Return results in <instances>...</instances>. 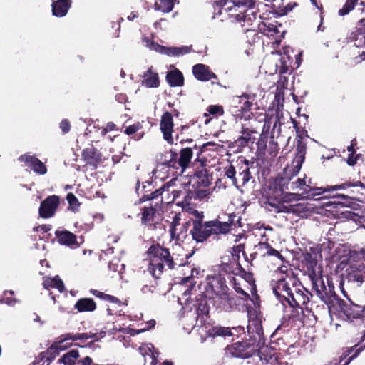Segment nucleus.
Masks as SVG:
<instances>
[{"mask_svg": "<svg viewBox=\"0 0 365 365\" xmlns=\"http://www.w3.org/2000/svg\"><path fill=\"white\" fill-rule=\"evenodd\" d=\"M148 254L150 257L148 271L155 279L160 278L163 272L165 266H167L170 269H175L177 266H183L187 267L190 270V274L182 277L180 280V283L182 284L190 283L189 287L182 294L186 304H188V298L187 297L190 295L192 288L195 284L192 277L195 273L197 274V270L192 268L189 264L186 265L178 264L170 255L169 250L160 246H151L148 251Z\"/></svg>", "mask_w": 365, "mask_h": 365, "instance_id": "obj_1", "label": "nucleus"}, {"mask_svg": "<svg viewBox=\"0 0 365 365\" xmlns=\"http://www.w3.org/2000/svg\"><path fill=\"white\" fill-rule=\"evenodd\" d=\"M247 328L250 336L249 340L236 342L228 350L235 357L249 358L255 353L261 356L267 349V346H265L262 324L258 319H252L249 321Z\"/></svg>", "mask_w": 365, "mask_h": 365, "instance_id": "obj_2", "label": "nucleus"}, {"mask_svg": "<svg viewBox=\"0 0 365 365\" xmlns=\"http://www.w3.org/2000/svg\"><path fill=\"white\" fill-rule=\"evenodd\" d=\"M205 297L212 301L216 309L227 310L233 303L225 279L221 275L207 276L205 286Z\"/></svg>", "mask_w": 365, "mask_h": 365, "instance_id": "obj_3", "label": "nucleus"}, {"mask_svg": "<svg viewBox=\"0 0 365 365\" xmlns=\"http://www.w3.org/2000/svg\"><path fill=\"white\" fill-rule=\"evenodd\" d=\"M231 228V223L217 220L203 222H192L190 233L193 240L202 242L212 235L226 234Z\"/></svg>", "mask_w": 365, "mask_h": 365, "instance_id": "obj_4", "label": "nucleus"}, {"mask_svg": "<svg viewBox=\"0 0 365 365\" xmlns=\"http://www.w3.org/2000/svg\"><path fill=\"white\" fill-rule=\"evenodd\" d=\"M350 186L351 184L342 183L339 185L327 186L324 187H310L309 185H306L304 179L298 178L296 181L290 182L287 188L292 191L302 190V193L307 194L308 196L314 197L327 192L344 190Z\"/></svg>", "mask_w": 365, "mask_h": 365, "instance_id": "obj_5", "label": "nucleus"}, {"mask_svg": "<svg viewBox=\"0 0 365 365\" xmlns=\"http://www.w3.org/2000/svg\"><path fill=\"white\" fill-rule=\"evenodd\" d=\"M277 274L281 276H278L277 281H272V289L275 296L284 304V301L287 302L290 296L297 279L287 274L284 275L282 272H277Z\"/></svg>", "mask_w": 365, "mask_h": 365, "instance_id": "obj_6", "label": "nucleus"}, {"mask_svg": "<svg viewBox=\"0 0 365 365\" xmlns=\"http://www.w3.org/2000/svg\"><path fill=\"white\" fill-rule=\"evenodd\" d=\"M197 319H195V324H191V327L195 328L196 327H200V334L201 331H204L206 333L207 336L210 337H217V336H230L232 335L231 330L228 327H210L203 325L202 323L205 321V317H206V313L207 310L205 309V307H203V309H201L200 307L197 309Z\"/></svg>", "mask_w": 365, "mask_h": 365, "instance_id": "obj_7", "label": "nucleus"}, {"mask_svg": "<svg viewBox=\"0 0 365 365\" xmlns=\"http://www.w3.org/2000/svg\"><path fill=\"white\" fill-rule=\"evenodd\" d=\"M252 103L247 95L235 96L231 101L230 112L236 119L248 120L251 118Z\"/></svg>", "mask_w": 365, "mask_h": 365, "instance_id": "obj_8", "label": "nucleus"}, {"mask_svg": "<svg viewBox=\"0 0 365 365\" xmlns=\"http://www.w3.org/2000/svg\"><path fill=\"white\" fill-rule=\"evenodd\" d=\"M336 303L341 312L349 320L360 319L365 324V307L354 304L351 301H344L336 298Z\"/></svg>", "mask_w": 365, "mask_h": 365, "instance_id": "obj_9", "label": "nucleus"}, {"mask_svg": "<svg viewBox=\"0 0 365 365\" xmlns=\"http://www.w3.org/2000/svg\"><path fill=\"white\" fill-rule=\"evenodd\" d=\"M232 9L233 4L225 8H221L220 12L221 14H227L232 22H243V24H242V27L245 26L246 24L251 25L252 21L257 19V14L255 11H252L250 14H246L242 9H233V11Z\"/></svg>", "mask_w": 365, "mask_h": 365, "instance_id": "obj_10", "label": "nucleus"}, {"mask_svg": "<svg viewBox=\"0 0 365 365\" xmlns=\"http://www.w3.org/2000/svg\"><path fill=\"white\" fill-rule=\"evenodd\" d=\"M173 155L174 158H171L167 163V165L169 168L179 170V172L176 171V173L181 175L184 173L190 163L193 155L192 150L190 148L182 149L178 159L176 158L177 154L174 153Z\"/></svg>", "mask_w": 365, "mask_h": 365, "instance_id": "obj_11", "label": "nucleus"}, {"mask_svg": "<svg viewBox=\"0 0 365 365\" xmlns=\"http://www.w3.org/2000/svg\"><path fill=\"white\" fill-rule=\"evenodd\" d=\"M305 154L306 145L302 141L299 140L296 148V155L292 164L284 169V173L287 177L289 175L295 176L298 174L304 160Z\"/></svg>", "mask_w": 365, "mask_h": 365, "instance_id": "obj_12", "label": "nucleus"}, {"mask_svg": "<svg viewBox=\"0 0 365 365\" xmlns=\"http://www.w3.org/2000/svg\"><path fill=\"white\" fill-rule=\"evenodd\" d=\"M312 294L304 289L302 284L296 282L293 287V289L290 296L287 300V302L290 307H300L304 305L309 302V297Z\"/></svg>", "mask_w": 365, "mask_h": 365, "instance_id": "obj_13", "label": "nucleus"}, {"mask_svg": "<svg viewBox=\"0 0 365 365\" xmlns=\"http://www.w3.org/2000/svg\"><path fill=\"white\" fill-rule=\"evenodd\" d=\"M159 126L164 140L169 145L174 144V138L173 136L174 133V123L173 115L170 113L166 111L163 114Z\"/></svg>", "mask_w": 365, "mask_h": 365, "instance_id": "obj_14", "label": "nucleus"}, {"mask_svg": "<svg viewBox=\"0 0 365 365\" xmlns=\"http://www.w3.org/2000/svg\"><path fill=\"white\" fill-rule=\"evenodd\" d=\"M60 204L59 197L51 195L46 197L41 204L38 210L39 216L42 218L53 217Z\"/></svg>", "mask_w": 365, "mask_h": 365, "instance_id": "obj_15", "label": "nucleus"}, {"mask_svg": "<svg viewBox=\"0 0 365 365\" xmlns=\"http://www.w3.org/2000/svg\"><path fill=\"white\" fill-rule=\"evenodd\" d=\"M55 234L59 244L71 248L78 247L83 242L82 237H80V241H78L74 234L67 230H57Z\"/></svg>", "mask_w": 365, "mask_h": 365, "instance_id": "obj_16", "label": "nucleus"}, {"mask_svg": "<svg viewBox=\"0 0 365 365\" xmlns=\"http://www.w3.org/2000/svg\"><path fill=\"white\" fill-rule=\"evenodd\" d=\"M172 180L173 185L170 192L173 197L175 196V201H177V205L182 207V209H185V207L190 205V200L192 198L193 194L192 192L190 193L187 192L186 186L180 190L175 189L173 187L175 185V180Z\"/></svg>", "mask_w": 365, "mask_h": 365, "instance_id": "obj_17", "label": "nucleus"}, {"mask_svg": "<svg viewBox=\"0 0 365 365\" xmlns=\"http://www.w3.org/2000/svg\"><path fill=\"white\" fill-rule=\"evenodd\" d=\"M221 270L227 274L239 276L247 281L251 277L250 274L241 267L240 263L233 261V259L230 260L229 263H223L221 265Z\"/></svg>", "mask_w": 365, "mask_h": 365, "instance_id": "obj_18", "label": "nucleus"}, {"mask_svg": "<svg viewBox=\"0 0 365 365\" xmlns=\"http://www.w3.org/2000/svg\"><path fill=\"white\" fill-rule=\"evenodd\" d=\"M262 240L264 238V241L260 242L257 245L255 246L256 254L260 257H269L273 256L277 258H281L282 255L277 250L274 249L267 242L268 238L266 237L265 234H262Z\"/></svg>", "mask_w": 365, "mask_h": 365, "instance_id": "obj_19", "label": "nucleus"}, {"mask_svg": "<svg viewBox=\"0 0 365 365\" xmlns=\"http://www.w3.org/2000/svg\"><path fill=\"white\" fill-rule=\"evenodd\" d=\"M312 288L315 291L319 298L326 304H329V296L327 292V287L322 277L315 274L310 275Z\"/></svg>", "mask_w": 365, "mask_h": 365, "instance_id": "obj_20", "label": "nucleus"}, {"mask_svg": "<svg viewBox=\"0 0 365 365\" xmlns=\"http://www.w3.org/2000/svg\"><path fill=\"white\" fill-rule=\"evenodd\" d=\"M19 160L24 162L28 167H30L34 172L40 175H44L47 169L44 164L34 156L24 155L19 158Z\"/></svg>", "mask_w": 365, "mask_h": 365, "instance_id": "obj_21", "label": "nucleus"}, {"mask_svg": "<svg viewBox=\"0 0 365 365\" xmlns=\"http://www.w3.org/2000/svg\"><path fill=\"white\" fill-rule=\"evenodd\" d=\"M156 210L153 207H144L142 210V223L149 230H155L159 223L155 220Z\"/></svg>", "mask_w": 365, "mask_h": 365, "instance_id": "obj_22", "label": "nucleus"}, {"mask_svg": "<svg viewBox=\"0 0 365 365\" xmlns=\"http://www.w3.org/2000/svg\"><path fill=\"white\" fill-rule=\"evenodd\" d=\"M276 209L277 212H285V213H293L297 215H301L305 213L308 209L302 203H297L294 205H272Z\"/></svg>", "mask_w": 365, "mask_h": 365, "instance_id": "obj_23", "label": "nucleus"}, {"mask_svg": "<svg viewBox=\"0 0 365 365\" xmlns=\"http://www.w3.org/2000/svg\"><path fill=\"white\" fill-rule=\"evenodd\" d=\"M192 73L195 77L201 81H207L217 78V76L210 70L209 67L204 64L200 63L194 66Z\"/></svg>", "mask_w": 365, "mask_h": 365, "instance_id": "obj_24", "label": "nucleus"}, {"mask_svg": "<svg viewBox=\"0 0 365 365\" xmlns=\"http://www.w3.org/2000/svg\"><path fill=\"white\" fill-rule=\"evenodd\" d=\"M63 335L62 334L57 341H55L46 351L47 361H51L56 358L59 353L71 346V344H64L66 341L63 339Z\"/></svg>", "mask_w": 365, "mask_h": 365, "instance_id": "obj_25", "label": "nucleus"}, {"mask_svg": "<svg viewBox=\"0 0 365 365\" xmlns=\"http://www.w3.org/2000/svg\"><path fill=\"white\" fill-rule=\"evenodd\" d=\"M82 157L87 164L94 166L101 160L100 153L93 147L84 149L82 152Z\"/></svg>", "mask_w": 365, "mask_h": 365, "instance_id": "obj_26", "label": "nucleus"}, {"mask_svg": "<svg viewBox=\"0 0 365 365\" xmlns=\"http://www.w3.org/2000/svg\"><path fill=\"white\" fill-rule=\"evenodd\" d=\"M251 178V174L248 166V160H245L243 164L240 166L237 175H236L237 179V187L239 185H245Z\"/></svg>", "mask_w": 365, "mask_h": 365, "instance_id": "obj_27", "label": "nucleus"}, {"mask_svg": "<svg viewBox=\"0 0 365 365\" xmlns=\"http://www.w3.org/2000/svg\"><path fill=\"white\" fill-rule=\"evenodd\" d=\"M71 6L70 0H58L52 4V12L56 16H64Z\"/></svg>", "mask_w": 365, "mask_h": 365, "instance_id": "obj_28", "label": "nucleus"}, {"mask_svg": "<svg viewBox=\"0 0 365 365\" xmlns=\"http://www.w3.org/2000/svg\"><path fill=\"white\" fill-rule=\"evenodd\" d=\"M292 59L286 54L277 56L275 63V72L279 74L286 73L291 66Z\"/></svg>", "mask_w": 365, "mask_h": 365, "instance_id": "obj_29", "label": "nucleus"}, {"mask_svg": "<svg viewBox=\"0 0 365 365\" xmlns=\"http://www.w3.org/2000/svg\"><path fill=\"white\" fill-rule=\"evenodd\" d=\"M143 84L148 88H157L159 86L158 74L152 68L143 74Z\"/></svg>", "mask_w": 365, "mask_h": 365, "instance_id": "obj_30", "label": "nucleus"}, {"mask_svg": "<svg viewBox=\"0 0 365 365\" xmlns=\"http://www.w3.org/2000/svg\"><path fill=\"white\" fill-rule=\"evenodd\" d=\"M75 308L79 312H93L96 309V304L91 298H82L76 302Z\"/></svg>", "mask_w": 365, "mask_h": 365, "instance_id": "obj_31", "label": "nucleus"}, {"mask_svg": "<svg viewBox=\"0 0 365 365\" xmlns=\"http://www.w3.org/2000/svg\"><path fill=\"white\" fill-rule=\"evenodd\" d=\"M43 286L46 289L56 288L60 292H63L65 289L63 282L58 276L43 278Z\"/></svg>", "mask_w": 365, "mask_h": 365, "instance_id": "obj_32", "label": "nucleus"}, {"mask_svg": "<svg viewBox=\"0 0 365 365\" xmlns=\"http://www.w3.org/2000/svg\"><path fill=\"white\" fill-rule=\"evenodd\" d=\"M359 29L361 30L357 34V37L355 40V45L357 47L364 46H365V17L361 19L359 21ZM360 61L365 60V51L359 56Z\"/></svg>", "mask_w": 365, "mask_h": 365, "instance_id": "obj_33", "label": "nucleus"}, {"mask_svg": "<svg viewBox=\"0 0 365 365\" xmlns=\"http://www.w3.org/2000/svg\"><path fill=\"white\" fill-rule=\"evenodd\" d=\"M166 80L170 86H181L183 84V76L182 73L175 69L167 73Z\"/></svg>", "mask_w": 365, "mask_h": 365, "instance_id": "obj_34", "label": "nucleus"}, {"mask_svg": "<svg viewBox=\"0 0 365 365\" xmlns=\"http://www.w3.org/2000/svg\"><path fill=\"white\" fill-rule=\"evenodd\" d=\"M233 4V9H242L243 11L247 14V11L255 8L256 4L255 0H230Z\"/></svg>", "mask_w": 365, "mask_h": 365, "instance_id": "obj_35", "label": "nucleus"}, {"mask_svg": "<svg viewBox=\"0 0 365 365\" xmlns=\"http://www.w3.org/2000/svg\"><path fill=\"white\" fill-rule=\"evenodd\" d=\"M351 277L354 280L362 283L365 282V263H361L351 267Z\"/></svg>", "mask_w": 365, "mask_h": 365, "instance_id": "obj_36", "label": "nucleus"}, {"mask_svg": "<svg viewBox=\"0 0 365 365\" xmlns=\"http://www.w3.org/2000/svg\"><path fill=\"white\" fill-rule=\"evenodd\" d=\"M192 46H183L181 47H165L163 54L172 56H179L191 51Z\"/></svg>", "mask_w": 365, "mask_h": 365, "instance_id": "obj_37", "label": "nucleus"}, {"mask_svg": "<svg viewBox=\"0 0 365 365\" xmlns=\"http://www.w3.org/2000/svg\"><path fill=\"white\" fill-rule=\"evenodd\" d=\"M79 357V352L78 350H71L66 354H63L58 362L65 365H74L76 359Z\"/></svg>", "mask_w": 365, "mask_h": 365, "instance_id": "obj_38", "label": "nucleus"}, {"mask_svg": "<svg viewBox=\"0 0 365 365\" xmlns=\"http://www.w3.org/2000/svg\"><path fill=\"white\" fill-rule=\"evenodd\" d=\"M63 339L76 341V340H87L88 339H96L97 338V334H88V333H78V334H71L67 333L64 334Z\"/></svg>", "mask_w": 365, "mask_h": 365, "instance_id": "obj_39", "label": "nucleus"}, {"mask_svg": "<svg viewBox=\"0 0 365 365\" xmlns=\"http://www.w3.org/2000/svg\"><path fill=\"white\" fill-rule=\"evenodd\" d=\"M189 227H190V222H186L185 223L182 224V225L180 226V227H178L176 230V232L175 234L172 233L170 235L171 238L173 240H175L176 241H182V242L187 237V233Z\"/></svg>", "mask_w": 365, "mask_h": 365, "instance_id": "obj_40", "label": "nucleus"}, {"mask_svg": "<svg viewBox=\"0 0 365 365\" xmlns=\"http://www.w3.org/2000/svg\"><path fill=\"white\" fill-rule=\"evenodd\" d=\"M175 1V0H156L155 9L165 13H168L173 10Z\"/></svg>", "mask_w": 365, "mask_h": 365, "instance_id": "obj_41", "label": "nucleus"}, {"mask_svg": "<svg viewBox=\"0 0 365 365\" xmlns=\"http://www.w3.org/2000/svg\"><path fill=\"white\" fill-rule=\"evenodd\" d=\"M267 2H272V7L277 9V13L280 16L286 15L292 8L289 5L283 6L284 0H265Z\"/></svg>", "mask_w": 365, "mask_h": 365, "instance_id": "obj_42", "label": "nucleus"}, {"mask_svg": "<svg viewBox=\"0 0 365 365\" xmlns=\"http://www.w3.org/2000/svg\"><path fill=\"white\" fill-rule=\"evenodd\" d=\"M259 29L267 36H274V34L278 32V29L275 25L267 22H261L259 24Z\"/></svg>", "mask_w": 365, "mask_h": 365, "instance_id": "obj_43", "label": "nucleus"}, {"mask_svg": "<svg viewBox=\"0 0 365 365\" xmlns=\"http://www.w3.org/2000/svg\"><path fill=\"white\" fill-rule=\"evenodd\" d=\"M251 131L248 128H242L241 131L242 135L240 136L236 140V143L238 146L246 147L251 141Z\"/></svg>", "mask_w": 365, "mask_h": 365, "instance_id": "obj_44", "label": "nucleus"}, {"mask_svg": "<svg viewBox=\"0 0 365 365\" xmlns=\"http://www.w3.org/2000/svg\"><path fill=\"white\" fill-rule=\"evenodd\" d=\"M142 41L144 46L150 48V50H153L160 53H164L165 46H160L157 43H155L152 39H150L148 37H143Z\"/></svg>", "mask_w": 365, "mask_h": 365, "instance_id": "obj_45", "label": "nucleus"}, {"mask_svg": "<svg viewBox=\"0 0 365 365\" xmlns=\"http://www.w3.org/2000/svg\"><path fill=\"white\" fill-rule=\"evenodd\" d=\"M358 0H346L342 8L338 11V14L340 16H344L349 14L354 8Z\"/></svg>", "mask_w": 365, "mask_h": 365, "instance_id": "obj_46", "label": "nucleus"}, {"mask_svg": "<svg viewBox=\"0 0 365 365\" xmlns=\"http://www.w3.org/2000/svg\"><path fill=\"white\" fill-rule=\"evenodd\" d=\"M173 185V180L169 181L168 182L164 184L160 188L156 190L155 192L150 194V199H155L165 193L166 190H168L170 187H171Z\"/></svg>", "mask_w": 365, "mask_h": 365, "instance_id": "obj_47", "label": "nucleus"}, {"mask_svg": "<svg viewBox=\"0 0 365 365\" xmlns=\"http://www.w3.org/2000/svg\"><path fill=\"white\" fill-rule=\"evenodd\" d=\"M192 216H193L195 219L192 220V222H201L204 218V212L202 211H199L195 208L190 207L189 206L185 207V209Z\"/></svg>", "mask_w": 365, "mask_h": 365, "instance_id": "obj_48", "label": "nucleus"}, {"mask_svg": "<svg viewBox=\"0 0 365 365\" xmlns=\"http://www.w3.org/2000/svg\"><path fill=\"white\" fill-rule=\"evenodd\" d=\"M225 175L232 180V184L237 186L236 175L237 172L233 165H230L225 168Z\"/></svg>", "mask_w": 365, "mask_h": 365, "instance_id": "obj_49", "label": "nucleus"}, {"mask_svg": "<svg viewBox=\"0 0 365 365\" xmlns=\"http://www.w3.org/2000/svg\"><path fill=\"white\" fill-rule=\"evenodd\" d=\"M66 199L72 210L77 211L80 205L77 197L73 193H68L67 195Z\"/></svg>", "mask_w": 365, "mask_h": 365, "instance_id": "obj_50", "label": "nucleus"}, {"mask_svg": "<svg viewBox=\"0 0 365 365\" xmlns=\"http://www.w3.org/2000/svg\"><path fill=\"white\" fill-rule=\"evenodd\" d=\"M180 214H176L175 215V216L173 217V220H172V222L170 224V235L172 233H175L176 232V230L180 227V226H181L182 225L180 224Z\"/></svg>", "mask_w": 365, "mask_h": 365, "instance_id": "obj_51", "label": "nucleus"}, {"mask_svg": "<svg viewBox=\"0 0 365 365\" xmlns=\"http://www.w3.org/2000/svg\"><path fill=\"white\" fill-rule=\"evenodd\" d=\"M108 268L110 271H112L113 272H118L120 273L122 269H123V268H124V264H120L118 260L114 259V260L110 262V263L108 264Z\"/></svg>", "mask_w": 365, "mask_h": 365, "instance_id": "obj_52", "label": "nucleus"}, {"mask_svg": "<svg viewBox=\"0 0 365 365\" xmlns=\"http://www.w3.org/2000/svg\"><path fill=\"white\" fill-rule=\"evenodd\" d=\"M244 252V245H243L239 244L237 246H234L232 247V259H233V261H235V262H237L238 259H239V254L240 252Z\"/></svg>", "mask_w": 365, "mask_h": 365, "instance_id": "obj_53", "label": "nucleus"}, {"mask_svg": "<svg viewBox=\"0 0 365 365\" xmlns=\"http://www.w3.org/2000/svg\"><path fill=\"white\" fill-rule=\"evenodd\" d=\"M207 111L211 115H222L223 114L222 107L217 105L210 106L207 108Z\"/></svg>", "mask_w": 365, "mask_h": 365, "instance_id": "obj_54", "label": "nucleus"}, {"mask_svg": "<svg viewBox=\"0 0 365 365\" xmlns=\"http://www.w3.org/2000/svg\"><path fill=\"white\" fill-rule=\"evenodd\" d=\"M233 282V288L235 290L236 292L238 294H242L245 297H249V294L244 291V289L241 287V284L240 282H237L236 278H233L232 280Z\"/></svg>", "mask_w": 365, "mask_h": 365, "instance_id": "obj_55", "label": "nucleus"}, {"mask_svg": "<svg viewBox=\"0 0 365 365\" xmlns=\"http://www.w3.org/2000/svg\"><path fill=\"white\" fill-rule=\"evenodd\" d=\"M142 128V125L140 123H136L126 128L125 133L127 135H132L138 132Z\"/></svg>", "mask_w": 365, "mask_h": 365, "instance_id": "obj_56", "label": "nucleus"}, {"mask_svg": "<svg viewBox=\"0 0 365 365\" xmlns=\"http://www.w3.org/2000/svg\"><path fill=\"white\" fill-rule=\"evenodd\" d=\"M171 188L172 187H170L168 190H166L165 193L163 195L162 197V201L168 205L175 202V196L173 197L170 192Z\"/></svg>", "mask_w": 365, "mask_h": 365, "instance_id": "obj_57", "label": "nucleus"}, {"mask_svg": "<svg viewBox=\"0 0 365 365\" xmlns=\"http://www.w3.org/2000/svg\"><path fill=\"white\" fill-rule=\"evenodd\" d=\"M210 192L207 189H200L195 192V193L193 194L192 197L202 199L205 197H207L209 195Z\"/></svg>", "mask_w": 365, "mask_h": 365, "instance_id": "obj_58", "label": "nucleus"}, {"mask_svg": "<svg viewBox=\"0 0 365 365\" xmlns=\"http://www.w3.org/2000/svg\"><path fill=\"white\" fill-rule=\"evenodd\" d=\"M350 219L356 222L360 225H362L365 222V219L362 216H359L358 214L352 213L350 215Z\"/></svg>", "mask_w": 365, "mask_h": 365, "instance_id": "obj_59", "label": "nucleus"}, {"mask_svg": "<svg viewBox=\"0 0 365 365\" xmlns=\"http://www.w3.org/2000/svg\"><path fill=\"white\" fill-rule=\"evenodd\" d=\"M60 128L63 133H66L70 130V123L67 120H63L60 123Z\"/></svg>", "mask_w": 365, "mask_h": 365, "instance_id": "obj_60", "label": "nucleus"}, {"mask_svg": "<svg viewBox=\"0 0 365 365\" xmlns=\"http://www.w3.org/2000/svg\"><path fill=\"white\" fill-rule=\"evenodd\" d=\"M103 300L120 304V301L115 297L106 294Z\"/></svg>", "mask_w": 365, "mask_h": 365, "instance_id": "obj_61", "label": "nucleus"}, {"mask_svg": "<svg viewBox=\"0 0 365 365\" xmlns=\"http://www.w3.org/2000/svg\"><path fill=\"white\" fill-rule=\"evenodd\" d=\"M145 331H146V328L141 327L139 329H129L127 333L129 334L130 336H135L136 334H138L142 333Z\"/></svg>", "mask_w": 365, "mask_h": 365, "instance_id": "obj_62", "label": "nucleus"}, {"mask_svg": "<svg viewBox=\"0 0 365 365\" xmlns=\"http://www.w3.org/2000/svg\"><path fill=\"white\" fill-rule=\"evenodd\" d=\"M116 128V125L113 122H109L106 124L105 128L103 129V132L104 133L115 130Z\"/></svg>", "mask_w": 365, "mask_h": 365, "instance_id": "obj_63", "label": "nucleus"}, {"mask_svg": "<svg viewBox=\"0 0 365 365\" xmlns=\"http://www.w3.org/2000/svg\"><path fill=\"white\" fill-rule=\"evenodd\" d=\"M83 365H93V360L90 356H86L81 361H79Z\"/></svg>", "mask_w": 365, "mask_h": 365, "instance_id": "obj_64", "label": "nucleus"}]
</instances>
